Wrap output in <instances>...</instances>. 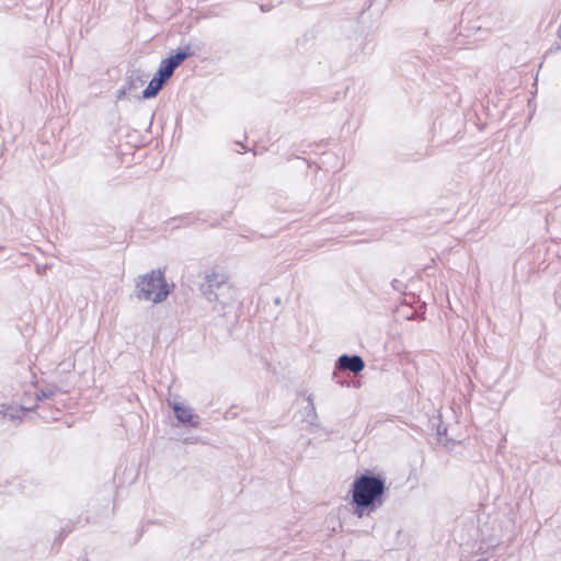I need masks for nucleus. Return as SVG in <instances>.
<instances>
[{
  "mask_svg": "<svg viewBox=\"0 0 561 561\" xmlns=\"http://www.w3.org/2000/svg\"><path fill=\"white\" fill-rule=\"evenodd\" d=\"M350 492L352 494L353 513L362 518L382 506L386 480L379 474L364 473L354 479Z\"/></svg>",
  "mask_w": 561,
  "mask_h": 561,
  "instance_id": "f257e3e1",
  "label": "nucleus"
},
{
  "mask_svg": "<svg viewBox=\"0 0 561 561\" xmlns=\"http://www.w3.org/2000/svg\"><path fill=\"white\" fill-rule=\"evenodd\" d=\"M201 291L209 302L214 304V310L222 314L236 299V289L222 274H208L201 286Z\"/></svg>",
  "mask_w": 561,
  "mask_h": 561,
  "instance_id": "f03ea898",
  "label": "nucleus"
},
{
  "mask_svg": "<svg viewBox=\"0 0 561 561\" xmlns=\"http://www.w3.org/2000/svg\"><path fill=\"white\" fill-rule=\"evenodd\" d=\"M170 293V286L160 268L139 275L136 279L135 296L140 301L161 304Z\"/></svg>",
  "mask_w": 561,
  "mask_h": 561,
  "instance_id": "7ed1b4c3",
  "label": "nucleus"
},
{
  "mask_svg": "<svg viewBox=\"0 0 561 561\" xmlns=\"http://www.w3.org/2000/svg\"><path fill=\"white\" fill-rule=\"evenodd\" d=\"M192 55L193 53L191 51L190 46L185 47L184 49H180L175 54L162 59L157 72L159 73V76H162L163 78L169 80L172 77L174 70Z\"/></svg>",
  "mask_w": 561,
  "mask_h": 561,
  "instance_id": "20e7f679",
  "label": "nucleus"
},
{
  "mask_svg": "<svg viewBox=\"0 0 561 561\" xmlns=\"http://www.w3.org/2000/svg\"><path fill=\"white\" fill-rule=\"evenodd\" d=\"M336 365L339 368L354 374H358L365 368V362L359 355L343 354L337 358Z\"/></svg>",
  "mask_w": 561,
  "mask_h": 561,
  "instance_id": "39448f33",
  "label": "nucleus"
},
{
  "mask_svg": "<svg viewBox=\"0 0 561 561\" xmlns=\"http://www.w3.org/2000/svg\"><path fill=\"white\" fill-rule=\"evenodd\" d=\"M172 409L179 422L187 424L192 427L198 426V421H195V419H197V415L193 414L191 408L182 405L181 403H173Z\"/></svg>",
  "mask_w": 561,
  "mask_h": 561,
  "instance_id": "423d86ee",
  "label": "nucleus"
},
{
  "mask_svg": "<svg viewBox=\"0 0 561 561\" xmlns=\"http://www.w3.org/2000/svg\"><path fill=\"white\" fill-rule=\"evenodd\" d=\"M168 81L169 80L156 72L146 89L142 91L141 99L148 100L157 96Z\"/></svg>",
  "mask_w": 561,
  "mask_h": 561,
  "instance_id": "0eeeda50",
  "label": "nucleus"
},
{
  "mask_svg": "<svg viewBox=\"0 0 561 561\" xmlns=\"http://www.w3.org/2000/svg\"><path fill=\"white\" fill-rule=\"evenodd\" d=\"M135 81H139L140 83L144 82L141 75L138 71H133L130 73L126 83L117 91V99H123L126 95L127 91L134 88Z\"/></svg>",
  "mask_w": 561,
  "mask_h": 561,
  "instance_id": "6e6552de",
  "label": "nucleus"
},
{
  "mask_svg": "<svg viewBox=\"0 0 561 561\" xmlns=\"http://www.w3.org/2000/svg\"><path fill=\"white\" fill-rule=\"evenodd\" d=\"M26 409L23 407H12L9 404H5V412L2 413L3 417H8L11 421H21L22 415Z\"/></svg>",
  "mask_w": 561,
  "mask_h": 561,
  "instance_id": "1a4fd4ad",
  "label": "nucleus"
},
{
  "mask_svg": "<svg viewBox=\"0 0 561 561\" xmlns=\"http://www.w3.org/2000/svg\"><path fill=\"white\" fill-rule=\"evenodd\" d=\"M391 287L393 288V290H396L398 293H404V290H405V285L403 284V282H401L399 279H393L391 282Z\"/></svg>",
  "mask_w": 561,
  "mask_h": 561,
  "instance_id": "9d476101",
  "label": "nucleus"
},
{
  "mask_svg": "<svg viewBox=\"0 0 561 561\" xmlns=\"http://www.w3.org/2000/svg\"><path fill=\"white\" fill-rule=\"evenodd\" d=\"M55 394V391L51 389L42 390L41 392L36 393L37 400L48 399L51 398Z\"/></svg>",
  "mask_w": 561,
  "mask_h": 561,
  "instance_id": "9b49d317",
  "label": "nucleus"
},
{
  "mask_svg": "<svg viewBox=\"0 0 561 561\" xmlns=\"http://www.w3.org/2000/svg\"><path fill=\"white\" fill-rule=\"evenodd\" d=\"M307 401H308V405L310 408V412L307 414V416L309 417L310 415H312L313 417H317L312 394L308 396Z\"/></svg>",
  "mask_w": 561,
  "mask_h": 561,
  "instance_id": "f8f14e48",
  "label": "nucleus"
},
{
  "mask_svg": "<svg viewBox=\"0 0 561 561\" xmlns=\"http://www.w3.org/2000/svg\"><path fill=\"white\" fill-rule=\"evenodd\" d=\"M59 367L62 368V371H70L75 368V363L73 362H61L59 364Z\"/></svg>",
  "mask_w": 561,
  "mask_h": 561,
  "instance_id": "ddd939ff",
  "label": "nucleus"
},
{
  "mask_svg": "<svg viewBox=\"0 0 561 561\" xmlns=\"http://www.w3.org/2000/svg\"><path fill=\"white\" fill-rule=\"evenodd\" d=\"M5 412V403H0V416Z\"/></svg>",
  "mask_w": 561,
  "mask_h": 561,
  "instance_id": "4468645a",
  "label": "nucleus"
}]
</instances>
